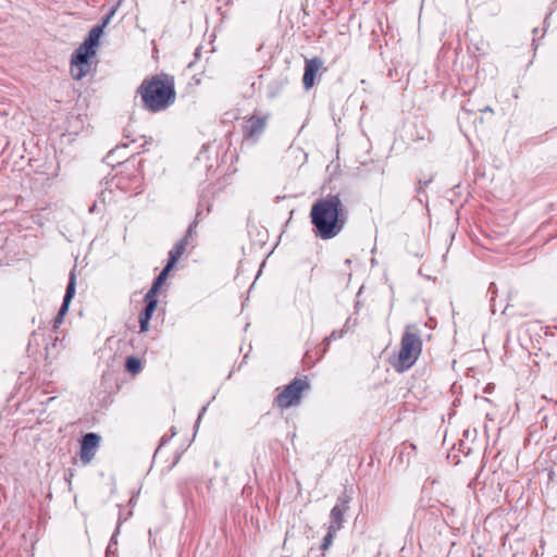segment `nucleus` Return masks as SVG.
<instances>
[{
  "mask_svg": "<svg viewBox=\"0 0 557 557\" xmlns=\"http://www.w3.org/2000/svg\"><path fill=\"white\" fill-rule=\"evenodd\" d=\"M314 234L321 239L336 237L346 224V214L338 195L318 199L310 210Z\"/></svg>",
  "mask_w": 557,
  "mask_h": 557,
  "instance_id": "f257e3e1",
  "label": "nucleus"
},
{
  "mask_svg": "<svg viewBox=\"0 0 557 557\" xmlns=\"http://www.w3.org/2000/svg\"><path fill=\"white\" fill-rule=\"evenodd\" d=\"M137 95L145 110L152 113L164 111L176 99L174 77L164 73L147 77L139 85Z\"/></svg>",
  "mask_w": 557,
  "mask_h": 557,
  "instance_id": "f03ea898",
  "label": "nucleus"
},
{
  "mask_svg": "<svg viewBox=\"0 0 557 557\" xmlns=\"http://www.w3.org/2000/svg\"><path fill=\"white\" fill-rule=\"evenodd\" d=\"M113 14L114 10H112L110 14L106 16L102 25L92 27L87 38L72 54L71 75L74 79L79 81L90 72V59L96 55V49L99 46V40L102 35L103 27L109 23Z\"/></svg>",
  "mask_w": 557,
  "mask_h": 557,
  "instance_id": "7ed1b4c3",
  "label": "nucleus"
},
{
  "mask_svg": "<svg viewBox=\"0 0 557 557\" xmlns=\"http://www.w3.org/2000/svg\"><path fill=\"white\" fill-rule=\"evenodd\" d=\"M422 352L421 330L417 324L406 325L401 338L399 350L391 360V364L398 373L411 369Z\"/></svg>",
  "mask_w": 557,
  "mask_h": 557,
  "instance_id": "20e7f679",
  "label": "nucleus"
},
{
  "mask_svg": "<svg viewBox=\"0 0 557 557\" xmlns=\"http://www.w3.org/2000/svg\"><path fill=\"white\" fill-rule=\"evenodd\" d=\"M310 389V383L307 376L295 377L289 384L282 389L274 398L273 405L280 409H288L300 405L302 393Z\"/></svg>",
  "mask_w": 557,
  "mask_h": 557,
  "instance_id": "39448f33",
  "label": "nucleus"
},
{
  "mask_svg": "<svg viewBox=\"0 0 557 557\" xmlns=\"http://www.w3.org/2000/svg\"><path fill=\"white\" fill-rule=\"evenodd\" d=\"M349 497L345 494L337 497L335 506L330 512V524L329 528L332 531H339L344 527V515L349 509Z\"/></svg>",
  "mask_w": 557,
  "mask_h": 557,
  "instance_id": "423d86ee",
  "label": "nucleus"
},
{
  "mask_svg": "<svg viewBox=\"0 0 557 557\" xmlns=\"http://www.w3.org/2000/svg\"><path fill=\"white\" fill-rule=\"evenodd\" d=\"M100 444V436L96 433H87L81 443L79 458L83 465H89L95 458Z\"/></svg>",
  "mask_w": 557,
  "mask_h": 557,
  "instance_id": "0eeeda50",
  "label": "nucleus"
},
{
  "mask_svg": "<svg viewBox=\"0 0 557 557\" xmlns=\"http://www.w3.org/2000/svg\"><path fill=\"white\" fill-rule=\"evenodd\" d=\"M269 114L251 115L246 120V140L257 143L268 125Z\"/></svg>",
  "mask_w": 557,
  "mask_h": 557,
  "instance_id": "6e6552de",
  "label": "nucleus"
},
{
  "mask_svg": "<svg viewBox=\"0 0 557 557\" xmlns=\"http://www.w3.org/2000/svg\"><path fill=\"white\" fill-rule=\"evenodd\" d=\"M323 61L319 57L306 59L305 73L302 76V85L306 90L311 89L315 84V77L319 70L322 67Z\"/></svg>",
  "mask_w": 557,
  "mask_h": 557,
  "instance_id": "1a4fd4ad",
  "label": "nucleus"
},
{
  "mask_svg": "<svg viewBox=\"0 0 557 557\" xmlns=\"http://www.w3.org/2000/svg\"><path fill=\"white\" fill-rule=\"evenodd\" d=\"M75 285H76V276H75L74 271H72L70 274V282L67 284L66 292H65V295L63 298V304H62L57 317L54 318V325H53L54 329L59 327V325L63 321V317L66 314V312L69 310L70 302L75 294Z\"/></svg>",
  "mask_w": 557,
  "mask_h": 557,
  "instance_id": "9d476101",
  "label": "nucleus"
},
{
  "mask_svg": "<svg viewBox=\"0 0 557 557\" xmlns=\"http://www.w3.org/2000/svg\"><path fill=\"white\" fill-rule=\"evenodd\" d=\"M188 244V237L185 236L183 239L178 240L173 249L169 252V260L168 263H170V267H174L175 263L178 261V259L183 256V253L186 250V246Z\"/></svg>",
  "mask_w": 557,
  "mask_h": 557,
  "instance_id": "9b49d317",
  "label": "nucleus"
},
{
  "mask_svg": "<svg viewBox=\"0 0 557 557\" xmlns=\"http://www.w3.org/2000/svg\"><path fill=\"white\" fill-rule=\"evenodd\" d=\"M173 269V267H170V263H166L164 269L161 271V273L158 275V277L154 280L151 288L148 290V297L157 296V293L159 292V288L166 280L169 272Z\"/></svg>",
  "mask_w": 557,
  "mask_h": 557,
  "instance_id": "f8f14e48",
  "label": "nucleus"
},
{
  "mask_svg": "<svg viewBox=\"0 0 557 557\" xmlns=\"http://www.w3.org/2000/svg\"><path fill=\"white\" fill-rule=\"evenodd\" d=\"M145 302H146V308L145 310L141 312L140 317L145 318L146 319H151L156 308H157V304H158V300H157V296H151L150 298L148 297V293L146 294L145 296Z\"/></svg>",
  "mask_w": 557,
  "mask_h": 557,
  "instance_id": "ddd939ff",
  "label": "nucleus"
},
{
  "mask_svg": "<svg viewBox=\"0 0 557 557\" xmlns=\"http://www.w3.org/2000/svg\"><path fill=\"white\" fill-rule=\"evenodd\" d=\"M337 532L338 531H332V529L327 527V532H326L325 536L323 537L321 546H320L322 556H324L326 550H329V548L332 546Z\"/></svg>",
  "mask_w": 557,
  "mask_h": 557,
  "instance_id": "4468645a",
  "label": "nucleus"
},
{
  "mask_svg": "<svg viewBox=\"0 0 557 557\" xmlns=\"http://www.w3.org/2000/svg\"><path fill=\"white\" fill-rule=\"evenodd\" d=\"M125 367L128 372L134 373V374L138 373L141 370V363L135 357L127 358Z\"/></svg>",
  "mask_w": 557,
  "mask_h": 557,
  "instance_id": "2eb2a0df",
  "label": "nucleus"
},
{
  "mask_svg": "<svg viewBox=\"0 0 557 557\" xmlns=\"http://www.w3.org/2000/svg\"><path fill=\"white\" fill-rule=\"evenodd\" d=\"M344 333L345 331L344 330H338V331H333L330 336L325 337L324 341H323V352L326 351L329 345L331 344L332 341H335V339H338V338H342L344 336Z\"/></svg>",
  "mask_w": 557,
  "mask_h": 557,
  "instance_id": "dca6fc26",
  "label": "nucleus"
},
{
  "mask_svg": "<svg viewBox=\"0 0 557 557\" xmlns=\"http://www.w3.org/2000/svg\"><path fill=\"white\" fill-rule=\"evenodd\" d=\"M139 325L141 332H147L149 329V319L145 320V318L139 317Z\"/></svg>",
  "mask_w": 557,
  "mask_h": 557,
  "instance_id": "f3484780",
  "label": "nucleus"
},
{
  "mask_svg": "<svg viewBox=\"0 0 557 557\" xmlns=\"http://www.w3.org/2000/svg\"><path fill=\"white\" fill-rule=\"evenodd\" d=\"M432 181V178H429L426 181H422V180H419L418 182V188H417V191L418 193H421L423 190L424 187L428 186V184Z\"/></svg>",
  "mask_w": 557,
  "mask_h": 557,
  "instance_id": "a211bd4d",
  "label": "nucleus"
},
{
  "mask_svg": "<svg viewBox=\"0 0 557 557\" xmlns=\"http://www.w3.org/2000/svg\"><path fill=\"white\" fill-rule=\"evenodd\" d=\"M479 111L480 112H493V109L490 106H486L485 108L480 109Z\"/></svg>",
  "mask_w": 557,
  "mask_h": 557,
  "instance_id": "6ab92c4d",
  "label": "nucleus"
},
{
  "mask_svg": "<svg viewBox=\"0 0 557 557\" xmlns=\"http://www.w3.org/2000/svg\"><path fill=\"white\" fill-rule=\"evenodd\" d=\"M206 409H207L206 407H203V408L201 409V412H200V413H199V416H198V421L202 418V416H203V413H205Z\"/></svg>",
  "mask_w": 557,
  "mask_h": 557,
  "instance_id": "aec40b11",
  "label": "nucleus"
}]
</instances>
